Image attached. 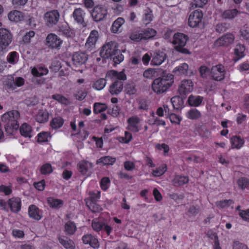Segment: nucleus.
Segmentation results:
<instances>
[{
    "mask_svg": "<svg viewBox=\"0 0 249 249\" xmlns=\"http://www.w3.org/2000/svg\"><path fill=\"white\" fill-rule=\"evenodd\" d=\"M88 59V55L84 53L76 52L72 58L73 64L78 66L84 64Z\"/></svg>",
    "mask_w": 249,
    "mask_h": 249,
    "instance_id": "5701e85b",
    "label": "nucleus"
},
{
    "mask_svg": "<svg viewBox=\"0 0 249 249\" xmlns=\"http://www.w3.org/2000/svg\"><path fill=\"white\" fill-rule=\"evenodd\" d=\"M188 39V36L183 33H177L175 34L172 42L175 45L176 50L183 54H190L189 50L184 48Z\"/></svg>",
    "mask_w": 249,
    "mask_h": 249,
    "instance_id": "7ed1b4c3",
    "label": "nucleus"
},
{
    "mask_svg": "<svg viewBox=\"0 0 249 249\" xmlns=\"http://www.w3.org/2000/svg\"><path fill=\"white\" fill-rule=\"evenodd\" d=\"M232 149H240L245 144V140L239 136H233L230 139Z\"/></svg>",
    "mask_w": 249,
    "mask_h": 249,
    "instance_id": "393cba45",
    "label": "nucleus"
},
{
    "mask_svg": "<svg viewBox=\"0 0 249 249\" xmlns=\"http://www.w3.org/2000/svg\"><path fill=\"white\" fill-rule=\"evenodd\" d=\"M245 46L243 45L238 44L234 49V54L236 57L237 60L244 56Z\"/></svg>",
    "mask_w": 249,
    "mask_h": 249,
    "instance_id": "49530a36",
    "label": "nucleus"
},
{
    "mask_svg": "<svg viewBox=\"0 0 249 249\" xmlns=\"http://www.w3.org/2000/svg\"><path fill=\"white\" fill-rule=\"evenodd\" d=\"M8 206L12 212L17 213L21 210V200L18 197H13L8 200Z\"/></svg>",
    "mask_w": 249,
    "mask_h": 249,
    "instance_id": "412c9836",
    "label": "nucleus"
},
{
    "mask_svg": "<svg viewBox=\"0 0 249 249\" xmlns=\"http://www.w3.org/2000/svg\"><path fill=\"white\" fill-rule=\"evenodd\" d=\"M153 18V15L152 10L148 9L145 11L143 20L146 24L150 23Z\"/></svg>",
    "mask_w": 249,
    "mask_h": 249,
    "instance_id": "603ef678",
    "label": "nucleus"
},
{
    "mask_svg": "<svg viewBox=\"0 0 249 249\" xmlns=\"http://www.w3.org/2000/svg\"><path fill=\"white\" fill-rule=\"evenodd\" d=\"M183 98L175 96L171 99V103L175 110H178L182 108L183 105Z\"/></svg>",
    "mask_w": 249,
    "mask_h": 249,
    "instance_id": "2f4dec72",
    "label": "nucleus"
},
{
    "mask_svg": "<svg viewBox=\"0 0 249 249\" xmlns=\"http://www.w3.org/2000/svg\"><path fill=\"white\" fill-rule=\"evenodd\" d=\"M199 72L201 77L206 78L209 72V69L206 66H201L199 68Z\"/></svg>",
    "mask_w": 249,
    "mask_h": 249,
    "instance_id": "69168bd1",
    "label": "nucleus"
},
{
    "mask_svg": "<svg viewBox=\"0 0 249 249\" xmlns=\"http://www.w3.org/2000/svg\"><path fill=\"white\" fill-rule=\"evenodd\" d=\"M238 214L244 221H249V209L241 211Z\"/></svg>",
    "mask_w": 249,
    "mask_h": 249,
    "instance_id": "774afa93",
    "label": "nucleus"
},
{
    "mask_svg": "<svg viewBox=\"0 0 249 249\" xmlns=\"http://www.w3.org/2000/svg\"><path fill=\"white\" fill-rule=\"evenodd\" d=\"M111 58L113 59L114 63L119 64L124 60V56L121 53L120 50H119V53H116V55L113 56Z\"/></svg>",
    "mask_w": 249,
    "mask_h": 249,
    "instance_id": "0e129e2a",
    "label": "nucleus"
},
{
    "mask_svg": "<svg viewBox=\"0 0 249 249\" xmlns=\"http://www.w3.org/2000/svg\"><path fill=\"white\" fill-rule=\"evenodd\" d=\"M12 40L10 32L5 28L0 29V50L2 51L9 45Z\"/></svg>",
    "mask_w": 249,
    "mask_h": 249,
    "instance_id": "1a4fd4ad",
    "label": "nucleus"
},
{
    "mask_svg": "<svg viewBox=\"0 0 249 249\" xmlns=\"http://www.w3.org/2000/svg\"><path fill=\"white\" fill-rule=\"evenodd\" d=\"M27 1L28 0H12V3L15 8H20L24 6Z\"/></svg>",
    "mask_w": 249,
    "mask_h": 249,
    "instance_id": "bf43d9fd",
    "label": "nucleus"
},
{
    "mask_svg": "<svg viewBox=\"0 0 249 249\" xmlns=\"http://www.w3.org/2000/svg\"><path fill=\"white\" fill-rule=\"evenodd\" d=\"M82 241L84 244L89 245L93 249L99 248L100 244L98 239L91 234H86L83 235Z\"/></svg>",
    "mask_w": 249,
    "mask_h": 249,
    "instance_id": "6ab92c4d",
    "label": "nucleus"
},
{
    "mask_svg": "<svg viewBox=\"0 0 249 249\" xmlns=\"http://www.w3.org/2000/svg\"><path fill=\"white\" fill-rule=\"evenodd\" d=\"M189 178L188 176L176 174L172 180V185L175 187L183 186L189 182Z\"/></svg>",
    "mask_w": 249,
    "mask_h": 249,
    "instance_id": "b1692460",
    "label": "nucleus"
},
{
    "mask_svg": "<svg viewBox=\"0 0 249 249\" xmlns=\"http://www.w3.org/2000/svg\"><path fill=\"white\" fill-rule=\"evenodd\" d=\"M128 124L127 129L133 132L137 133L140 130L139 124L140 123V119L137 116H133L129 117L127 120Z\"/></svg>",
    "mask_w": 249,
    "mask_h": 249,
    "instance_id": "dca6fc26",
    "label": "nucleus"
},
{
    "mask_svg": "<svg viewBox=\"0 0 249 249\" xmlns=\"http://www.w3.org/2000/svg\"><path fill=\"white\" fill-rule=\"evenodd\" d=\"M47 201L49 206L53 209H59L64 204L62 200L53 197L48 198Z\"/></svg>",
    "mask_w": 249,
    "mask_h": 249,
    "instance_id": "f704fd0d",
    "label": "nucleus"
},
{
    "mask_svg": "<svg viewBox=\"0 0 249 249\" xmlns=\"http://www.w3.org/2000/svg\"><path fill=\"white\" fill-rule=\"evenodd\" d=\"M142 35L141 31L140 33L135 32L130 35V38L134 41L139 42L143 40Z\"/></svg>",
    "mask_w": 249,
    "mask_h": 249,
    "instance_id": "680f3d73",
    "label": "nucleus"
},
{
    "mask_svg": "<svg viewBox=\"0 0 249 249\" xmlns=\"http://www.w3.org/2000/svg\"><path fill=\"white\" fill-rule=\"evenodd\" d=\"M48 70L44 67H40L38 69L34 67L32 70V74L36 77L41 76L48 73Z\"/></svg>",
    "mask_w": 249,
    "mask_h": 249,
    "instance_id": "37998d69",
    "label": "nucleus"
},
{
    "mask_svg": "<svg viewBox=\"0 0 249 249\" xmlns=\"http://www.w3.org/2000/svg\"><path fill=\"white\" fill-rule=\"evenodd\" d=\"M78 171L83 176H90L92 173L93 164L85 160L80 161L77 164Z\"/></svg>",
    "mask_w": 249,
    "mask_h": 249,
    "instance_id": "4468645a",
    "label": "nucleus"
},
{
    "mask_svg": "<svg viewBox=\"0 0 249 249\" xmlns=\"http://www.w3.org/2000/svg\"><path fill=\"white\" fill-rule=\"evenodd\" d=\"M203 98L200 96H193L191 95L188 99V103L191 107H199L202 103Z\"/></svg>",
    "mask_w": 249,
    "mask_h": 249,
    "instance_id": "7c9ffc66",
    "label": "nucleus"
},
{
    "mask_svg": "<svg viewBox=\"0 0 249 249\" xmlns=\"http://www.w3.org/2000/svg\"><path fill=\"white\" fill-rule=\"evenodd\" d=\"M174 82L173 75L168 74L163 75L154 80L151 85L152 89L157 94H162L172 86Z\"/></svg>",
    "mask_w": 249,
    "mask_h": 249,
    "instance_id": "f03ea898",
    "label": "nucleus"
},
{
    "mask_svg": "<svg viewBox=\"0 0 249 249\" xmlns=\"http://www.w3.org/2000/svg\"><path fill=\"white\" fill-rule=\"evenodd\" d=\"M8 17L10 20L18 22L23 20L24 15L22 12L14 10L8 14Z\"/></svg>",
    "mask_w": 249,
    "mask_h": 249,
    "instance_id": "cd10ccee",
    "label": "nucleus"
},
{
    "mask_svg": "<svg viewBox=\"0 0 249 249\" xmlns=\"http://www.w3.org/2000/svg\"><path fill=\"white\" fill-rule=\"evenodd\" d=\"M64 123V119L60 116L55 117L50 121V126L53 129L61 128Z\"/></svg>",
    "mask_w": 249,
    "mask_h": 249,
    "instance_id": "473e14b6",
    "label": "nucleus"
},
{
    "mask_svg": "<svg viewBox=\"0 0 249 249\" xmlns=\"http://www.w3.org/2000/svg\"><path fill=\"white\" fill-rule=\"evenodd\" d=\"M232 248V249H249L247 245L237 240L233 241Z\"/></svg>",
    "mask_w": 249,
    "mask_h": 249,
    "instance_id": "6e6d98bb",
    "label": "nucleus"
},
{
    "mask_svg": "<svg viewBox=\"0 0 249 249\" xmlns=\"http://www.w3.org/2000/svg\"><path fill=\"white\" fill-rule=\"evenodd\" d=\"M240 14V11L237 9H228L224 11L221 10L220 17L225 20H231Z\"/></svg>",
    "mask_w": 249,
    "mask_h": 249,
    "instance_id": "f3484780",
    "label": "nucleus"
},
{
    "mask_svg": "<svg viewBox=\"0 0 249 249\" xmlns=\"http://www.w3.org/2000/svg\"><path fill=\"white\" fill-rule=\"evenodd\" d=\"M72 16L74 21L77 24L83 27L86 26V24L84 19L85 13L83 9L80 8H75L73 12Z\"/></svg>",
    "mask_w": 249,
    "mask_h": 249,
    "instance_id": "a211bd4d",
    "label": "nucleus"
},
{
    "mask_svg": "<svg viewBox=\"0 0 249 249\" xmlns=\"http://www.w3.org/2000/svg\"><path fill=\"white\" fill-rule=\"evenodd\" d=\"M18 57V53L17 52L15 51L12 52L7 55V60L9 63L14 64L16 63Z\"/></svg>",
    "mask_w": 249,
    "mask_h": 249,
    "instance_id": "864d4df0",
    "label": "nucleus"
},
{
    "mask_svg": "<svg viewBox=\"0 0 249 249\" xmlns=\"http://www.w3.org/2000/svg\"><path fill=\"white\" fill-rule=\"evenodd\" d=\"M100 198V192H97V193H92L90 194V196L87 201H90V202H97L98 199Z\"/></svg>",
    "mask_w": 249,
    "mask_h": 249,
    "instance_id": "e2e57ef3",
    "label": "nucleus"
},
{
    "mask_svg": "<svg viewBox=\"0 0 249 249\" xmlns=\"http://www.w3.org/2000/svg\"><path fill=\"white\" fill-rule=\"evenodd\" d=\"M110 183V180L108 177L103 178L100 182V185L101 189L104 191L107 190L109 187Z\"/></svg>",
    "mask_w": 249,
    "mask_h": 249,
    "instance_id": "5fc2aeb1",
    "label": "nucleus"
},
{
    "mask_svg": "<svg viewBox=\"0 0 249 249\" xmlns=\"http://www.w3.org/2000/svg\"><path fill=\"white\" fill-rule=\"evenodd\" d=\"M107 13V9L105 6L98 5L93 7L91 15L95 21L99 22L105 19Z\"/></svg>",
    "mask_w": 249,
    "mask_h": 249,
    "instance_id": "423d86ee",
    "label": "nucleus"
},
{
    "mask_svg": "<svg viewBox=\"0 0 249 249\" xmlns=\"http://www.w3.org/2000/svg\"><path fill=\"white\" fill-rule=\"evenodd\" d=\"M86 205L93 213H99L102 210V206L96 202L86 201Z\"/></svg>",
    "mask_w": 249,
    "mask_h": 249,
    "instance_id": "8fccbe9b",
    "label": "nucleus"
},
{
    "mask_svg": "<svg viewBox=\"0 0 249 249\" xmlns=\"http://www.w3.org/2000/svg\"><path fill=\"white\" fill-rule=\"evenodd\" d=\"M119 53V50L114 42H109L104 45L100 51V54L104 58H111L116 53Z\"/></svg>",
    "mask_w": 249,
    "mask_h": 249,
    "instance_id": "20e7f679",
    "label": "nucleus"
},
{
    "mask_svg": "<svg viewBox=\"0 0 249 249\" xmlns=\"http://www.w3.org/2000/svg\"><path fill=\"white\" fill-rule=\"evenodd\" d=\"M53 99L57 101L61 104H67L68 100L67 98L59 94H55L52 96Z\"/></svg>",
    "mask_w": 249,
    "mask_h": 249,
    "instance_id": "4d7b16f0",
    "label": "nucleus"
},
{
    "mask_svg": "<svg viewBox=\"0 0 249 249\" xmlns=\"http://www.w3.org/2000/svg\"><path fill=\"white\" fill-rule=\"evenodd\" d=\"M59 17L58 11L57 10H53L45 13L44 19L47 26L53 27L57 23Z\"/></svg>",
    "mask_w": 249,
    "mask_h": 249,
    "instance_id": "9b49d317",
    "label": "nucleus"
},
{
    "mask_svg": "<svg viewBox=\"0 0 249 249\" xmlns=\"http://www.w3.org/2000/svg\"><path fill=\"white\" fill-rule=\"evenodd\" d=\"M167 170L166 164H163L153 170L152 174L154 177H160L166 172Z\"/></svg>",
    "mask_w": 249,
    "mask_h": 249,
    "instance_id": "c03bdc74",
    "label": "nucleus"
},
{
    "mask_svg": "<svg viewBox=\"0 0 249 249\" xmlns=\"http://www.w3.org/2000/svg\"><path fill=\"white\" fill-rule=\"evenodd\" d=\"M203 14L201 10H196L191 13L188 20V25L191 28L198 27L202 24Z\"/></svg>",
    "mask_w": 249,
    "mask_h": 249,
    "instance_id": "39448f33",
    "label": "nucleus"
},
{
    "mask_svg": "<svg viewBox=\"0 0 249 249\" xmlns=\"http://www.w3.org/2000/svg\"><path fill=\"white\" fill-rule=\"evenodd\" d=\"M107 108L105 104L101 103H95L93 105V112L95 114L102 113L105 111Z\"/></svg>",
    "mask_w": 249,
    "mask_h": 249,
    "instance_id": "09e8293b",
    "label": "nucleus"
},
{
    "mask_svg": "<svg viewBox=\"0 0 249 249\" xmlns=\"http://www.w3.org/2000/svg\"><path fill=\"white\" fill-rule=\"evenodd\" d=\"M92 227L94 231L99 232L101 231H105L107 235H109L112 230L111 226L106 224L104 221L94 219L92 222Z\"/></svg>",
    "mask_w": 249,
    "mask_h": 249,
    "instance_id": "f8f14e48",
    "label": "nucleus"
},
{
    "mask_svg": "<svg viewBox=\"0 0 249 249\" xmlns=\"http://www.w3.org/2000/svg\"><path fill=\"white\" fill-rule=\"evenodd\" d=\"M99 37V33L97 30H93L90 32L85 43V47L88 51H91L95 49Z\"/></svg>",
    "mask_w": 249,
    "mask_h": 249,
    "instance_id": "ddd939ff",
    "label": "nucleus"
},
{
    "mask_svg": "<svg viewBox=\"0 0 249 249\" xmlns=\"http://www.w3.org/2000/svg\"><path fill=\"white\" fill-rule=\"evenodd\" d=\"M124 19L123 18H118L113 23L111 27V31L113 33H117L120 30L121 26L124 24Z\"/></svg>",
    "mask_w": 249,
    "mask_h": 249,
    "instance_id": "c9c22d12",
    "label": "nucleus"
},
{
    "mask_svg": "<svg viewBox=\"0 0 249 249\" xmlns=\"http://www.w3.org/2000/svg\"><path fill=\"white\" fill-rule=\"evenodd\" d=\"M28 213L30 218L38 221L43 217L42 211L35 205H31L28 208Z\"/></svg>",
    "mask_w": 249,
    "mask_h": 249,
    "instance_id": "aec40b11",
    "label": "nucleus"
},
{
    "mask_svg": "<svg viewBox=\"0 0 249 249\" xmlns=\"http://www.w3.org/2000/svg\"><path fill=\"white\" fill-rule=\"evenodd\" d=\"M19 132L21 135L25 138H31L33 137L32 127L26 123L22 124L20 126Z\"/></svg>",
    "mask_w": 249,
    "mask_h": 249,
    "instance_id": "a878e982",
    "label": "nucleus"
},
{
    "mask_svg": "<svg viewBox=\"0 0 249 249\" xmlns=\"http://www.w3.org/2000/svg\"><path fill=\"white\" fill-rule=\"evenodd\" d=\"M53 171L52 166L50 163H47L43 164L40 168V172L42 175H48Z\"/></svg>",
    "mask_w": 249,
    "mask_h": 249,
    "instance_id": "3c124183",
    "label": "nucleus"
},
{
    "mask_svg": "<svg viewBox=\"0 0 249 249\" xmlns=\"http://www.w3.org/2000/svg\"><path fill=\"white\" fill-rule=\"evenodd\" d=\"M116 161V158L110 156H104L97 160V164L103 165H113Z\"/></svg>",
    "mask_w": 249,
    "mask_h": 249,
    "instance_id": "e433bc0d",
    "label": "nucleus"
},
{
    "mask_svg": "<svg viewBox=\"0 0 249 249\" xmlns=\"http://www.w3.org/2000/svg\"><path fill=\"white\" fill-rule=\"evenodd\" d=\"M201 116V112L196 108H191L186 114V117L191 120H197Z\"/></svg>",
    "mask_w": 249,
    "mask_h": 249,
    "instance_id": "ea45409f",
    "label": "nucleus"
},
{
    "mask_svg": "<svg viewBox=\"0 0 249 249\" xmlns=\"http://www.w3.org/2000/svg\"><path fill=\"white\" fill-rule=\"evenodd\" d=\"M63 43V40L53 33L48 34L46 38L45 45L49 49L59 50Z\"/></svg>",
    "mask_w": 249,
    "mask_h": 249,
    "instance_id": "6e6552de",
    "label": "nucleus"
},
{
    "mask_svg": "<svg viewBox=\"0 0 249 249\" xmlns=\"http://www.w3.org/2000/svg\"><path fill=\"white\" fill-rule=\"evenodd\" d=\"M65 232L67 235H73L77 231V227L75 223L71 220L67 222L64 225Z\"/></svg>",
    "mask_w": 249,
    "mask_h": 249,
    "instance_id": "c85d7f7f",
    "label": "nucleus"
},
{
    "mask_svg": "<svg viewBox=\"0 0 249 249\" xmlns=\"http://www.w3.org/2000/svg\"><path fill=\"white\" fill-rule=\"evenodd\" d=\"M193 89L194 83L191 80H182L178 86V93L182 98H185Z\"/></svg>",
    "mask_w": 249,
    "mask_h": 249,
    "instance_id": "0eeeda50",
    "label": "nucleus"
},
{
    "mask_svg": "<svg viewBox=\"0 0 249 249\" xmlns=\"http://www.w3.org/2000/svg\"><path fill=\"white\" fill-rule=\"evenodd\" d=\"M37 142H46L48 141V138L51 137L50 133L48 132L42 131L37 134Z\"/></svg>",
    "mask_w": 249,
    "mask_h": 249,
    "instance_id": "de8ad7c7",
    "label": "nucleus"
},
{
    "mask_svg": "<svg viewBox=\"0 0 249 249\" xmlns=\"http://www.w3.org/2000/svg\"><path fill=\"white\" fill-rule=\"evenodd\" d=\"M168 117L172 123L179 124L181 121V118L175 113H172Z\"/></svg>",
    "mask_w": 249,
    "mask_h": 249,
    "instance_id": "338daca9",
    "label": "nucleus"
},
{
    "mask_svg": "<svg viewBox=\"0 0 249 249\" xmlns=\"http://www.w3.org/2000/svg\"><path fill=\"white\" fill-rule=\"evenodd\" d=\"M189 70V66L186 63L181 64L178 67H176L174 70V72L175 74L178 75H187Z\"/></svg>",
    "mask_w": 249,
    "mask_h": 249,
    "instance_id": "72a5a7b5",
    "label": "nucleus"
},
{
    "mask_svg": "<svg viewBox=\"0 0 249 249\" xmlns=\"http://www.w3.org/2000/svg\"><path fill=\"white\" fill-rule=\"evenodd\" d=\"M225 72L224 67L218 64L212 67L210 74L213 80L220 81L225 78Z\"/></svg>",
    "mask_w": 249,
    "mask_h": 249,
    "instance_id": "9d476101",
    "label": "nucleus"
},
{
    "mask_svg": "<svg viewBox=\"0 0 249 249\" xmlns=\"http://www.w3.org/2000/svg\"><path fill=\"white\" fill-rule=\"evenodd\" d=\"M234 202L232 199H224L218 201L215 203L217 207L220 209L228 208L231 205H233Z\"/></svg>",
    "mask_w": 249,
    "mask_h": 249,
    "instance_id": "a18cd8bd",
    "label": "nucleus"
},
{
    "mask_svg": "<svg viewBox=\"0 0 249 249\" xmlns=\"http://www.w3.org/2000/svg\"><path fill=\"white\" fill-rule=\"evenodd\" d=\"M234 40V36L232 34H227L218 38L214 43L216 47L228 46L231 44Z\"/></svg>",
    "mask_w": 249,
    "mask_h": 249,
    "instance_id": "2eb2a0df",
    "label": "nucleus"
},
{
    "mask_svg": "<svg viewBox=\"0 0 249 249\" xmlns=\"http://www.w3.org/2000/svg\"><path fill=\"white\" fill-rule=\"evenodd\" d=\"M59 243L66 249H74L75 246L71 240H68L66 237H59Z\"/></svg>",
    "mask_w": 249,
    "mask_h": 249,
    "instance_id": "79ce46f5",
    "label": "nucleus"
},
{
    "mask_svg": "<svg viewBox=\"0 0 249 249\" xmlns=\"http://www.w3.org/2000/svg\"><path fill=\"white\" fill-rule=\"evenodd\" d=\"M49 119V113L46 110L40 109L36 116V121L39 123L47 122Z\"/></svg>",
    "mask_w": 249,
    "mask_h": 249,
    "instance_id": "c756f323",
    "label": "nucleus"
},
{
    "mask_svg": "<svg viewBox=\"0 0 249 249\" xmlns=\"http://www.w3.org/2000/svg\"><path fill=\"white\" fill-rule=\"evenodd\" d=\"M132 134L129 132L125 131L124 132V136L120 137L119 140L121 142L128 143L132 140Z\"/></svg>",
    "mask_w": 249,
    "mask_h": 249,
    "instance_id": "13d9d810",
    "label": "nucleus"
},
{
    "mask_svg": "<svg viewBox=\"0 0 249 249\" xmlns=\"http://www.w3.org/2000/svg\"><path fill=\"white\" fill-rule=\"evenodd\" d=\"M107 84V80L105 78H99L95 81L92 84V88L97 90L103 89Z\"/></svg>",
    "mask_w": 249,
    "mask_h": 249,
    "instance_id": "a19ab883",
    "label": "nucleus"
},
{
    "mask_svg": "<svg viewBox=\"0 0 249 249\" xmlns=\"http://www.w3.org/2000/svg\"><path fill=\"white\" fill-rule=\"evenodd\" d=\"M124 83L122 81L115 80L109 86V92L112 95H117L123 90Z\"/></svg>",
    "mask_w": 249,
    "mask_h": 249,
    "instance_id": "4be33fe9",
    "label": "nucleus"
},
{
    "mask_svg": "<svg viewBox=\"0 0 249 249\" xmlns=\"http://www.w3.org/2000/svg\"><path fill=\"white\" fill-rule=\"evenodd\" d=\"M143 40H147L153 38L157 34L156 30L152 28H147L141 31Z\"/></svg>",
    "mask_w": 249,
    "mask_h": 249,
    "instance_id": "4c0bfd02",
    "label": "nucleus"
},
{
    "mask_svg": "<svg viewBox=\"0 0 249 249\" xmlns=\"http://www.w3.org/2000/svg\"><path fill=\"white\" fill-rule=\"evenodd\" d=\"M237 184L238 185L239 189L241 190L249 189V178L246 177L239 178L237 181Z\"/></svg>",
    "mask_w": 249,
    "mask_h": 249,
    "instance_id": "58836bf2",
    "label": "nucleus"
},
{
    "mask_svg": "<svg viewBox=\"0 0 249 249\" xmlns=\"http://www.w3.org/2000/svg\"><path fill=\"white\" fill-rule=\"evenodd\" d=\"M166 57V55L163 52H157L154 53L152 58L151 64L153 65H160L165 60Z\"/></svg>",
    "mask_w": 249,
    "mask_h": 249,
    "instance_id": "bb28decb",
    "label": "nucleus"
},
{
    "mask_svg": "<svg viewBox=\"0 0 249 249\" xmlns=\"http://www.w3.org/2000/svg\"><path fill=\"white\" fill-rule=\"evenodd\" d=\"M19 112L15 110L8 111L2 115L1 121L5 124V129L9 135H13L19 128Z\"/></svg>",
    "mask_w": 249,
    "mask_h": 249,
    "instance_id": "f257e3e1",
    "label": "nucleus"
},
{
    "mask_svg": "<svg viewBox=\"0 0 249 249\" xmlns=\"http://www.w3.org/2000/svg\"><path fill=\"white\" fill-rule=\"evenodd\" d=\"M228 29V24L226 23H218L216 25L215 30L217 32L221 33L226 31Z\"/></svg>",
    "mask_w": 249,
    "mask_h": 249,
    "instance_id": "052dcab7",
    "label": "nucleus"
}]
</instances>
